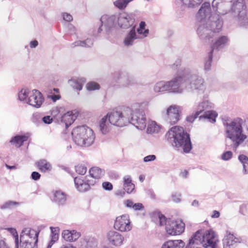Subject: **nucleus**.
<instances>
[{
	"instance_id": "423d86ee",
	"label": "nucleus",
	"mask_w": 248,
	"mask_h": 248,
	"mask_svg": "<svg viewBox=\"0 0 248 248\" xmlns=\"http://www.w3.org/2000/svg\"><path fill=\"white\" fill-rule=\"evenodd\" d=\"M72 135L75 143L81 147L91 146L95 139L93 131L86 125L77 126L73 130Z\"/></svg>"
},
{
	"instance_id": "338daca9",
	"label": "nucleus",
	"mask_w": 248,
	"mask_h": 248,
	"mask_svg": "<svg viewBox=\"0 0 248 248\" xmlns=\"http://www.w3.org/2000/svg\"><path fill=\"white\" fill-rule=\"evenodd\" d=\"M0 248H9V246L3 240H0Z\"/></svg>"
},
{
	"instance_id": "a878e982",
	"label": "nucleus",
	"mask_w": 248,
	"mask_h": 248,
	"mask_svg": "<svg viewBox=\"0 0 248 248\" xmlns=\"http://www.w3.org/2000/svg\"><path fill=\"white\" fill-rule=\"evenodd\" d=\"M81 236V233L76 230H65L62 231V237L67 242H73L78 240Z\"/></svg>"
},
{
	"instance_id": "0eeeda50",
	"label": "nucleus",
	"mask_w": 248,
	"mask_h": 248,
	"mask_svg": "<svg viewBox=\"0 0 248 248\" xmlns=\"http://www.w3.org/2000/svg\"><path fill=\"white\" fill-rule=\"evenodd\" d=\"M213 107V104L208 100H205L200 103L193 108L194 113L186 117V120L192 123L203 111L204 113L200 116V119L205 118L208 119L210 122L215 123L217 114L214 111L208 110Z\"/></svg>"
},
{
	"instance_id": "6ab92c4d",
	"label": "nucleus",
	"mask_w": 248,
	"mask_h": 248,
	"mask_svg": "<svg viewBox=\"0 0 248 248\" xmlns=\"http://www.w3.org/2000/svg\"><path fill=\"white\" fill-rule=\"evenodd\" d=\"M74 180L75 187L79 192H85L90 189L91 186H93V183H89L86 177H75Z\"/></svg>"
},
{
	"instance_id": "bb28decb",
	"label": "nucleus",
	"mask_w": 248,
	"mask_h": 248,
	"mask_svg": "<svg viewBox=\"0 0 248 248\" xmlns=\"http://www.w3.org/2000/svg\"><path fill=\"white\" fill-rule=\"evenodd\" d=\"M99 124L100 131L103 134H106L108 132L110 129L111 125H112L107 115L100 120Z\"/></svg>"
},
{
	"instance_id": "2f4dec72",
	"label": "nucleus",
	"mask_w": 248,
	"mask_h": 248,
	"mask_svg": "<svg viewBox=\"0 0 248 248\" xmlns=\"http://www.w3.org/2000/svg\"><path fill=\"white\" fill-rule=\"evenodd\" d=\"M27 140L28 137L26 136L16 135L11 138L10 143L18 148L22 146L24 142L27 141Z\"/></svg>"
},
{
	"instance_id": "0e129e2a",
	"label": "nucleus",
	"mask_w": 248,
	"mask_h": 248,
	"mask_svg": "<svg viewBox=\"0 0 248 248\" xmlns=\"http://www.w3.org/2000/svg\"><path fill=\"white\" fill-rule=\"evenodd\" d=\"M41 174L38 172L33 171L31 174V178L34 181L39 180Z\"/></svg>"
},
{
	"instance_id": "20e7f679",
	"label": "nucleus",
	"mask_w": 248,
	"mask_h": 248,
	"mask_svg": "<svg viewBox=\"0 0 248 248\" xmlns=\"http://www.w3.org/2000/svg\"><path fill=\"white\" fill-rule=\"evenodd\" d=\"M168 141L176 148L182 147L185 153H188L192 149L190 136L182 127H172L166 134Z\"/></svg>"
},
{
	"instance_id": "c9c22d12",
	"label": "nucleus",
	"mask_w": 248,
	"mask_h": 248,
	"mask_svg": "<svg viewBox=\"0 0 248 248\" xmlns=\"http://www.w3.org/2000/svg\"><path fill=\"white\" fill-rule=\"evenodd\" d=\"M105 170H102L98 167H94L92 168L89 173L90 176L94 179H99L105 174Z\"/></svg>"
},
{
	"instance_id": "7c9ffc66",
	"label": "nucleus",
	"mask_w": 248,
	"mask_h": 248,
	"mask_svg": "<svg viewBox=\"0 0 248 248\" xmlns=\"http://www.w3.org/2000/svg\"><path fill=\"white\" fill-rule=\"evenodd\" d=\"M93 45V39L91 38H88L84 40H78L73 43L71 45L72 48L76 46H81L84 47H91Z\"/></svg>"
},
{
	"instance_id": "de8ad7c7",
	"label": "nucleus",
	"mask_w": 248,
	"mask_h": 248,
	"mask_svg": "<svg viewBox=\"0 0 248 248\" xmlns=\"http://www.w3.org/2000/svg\"><path fill=\"white\" fill-rule=\"evenodd\" d=\"M213 54L212 51H210L208 53V57L205 60L204 69L206 71H208L211 69L213 59Z\"/></svg>"
},
{
	"instance_id": "393cba45",
	"label": "nucleus",
	"mask_w": 248,
	"mask_h": 248,
	"mask_svg": "<svg viewBox=\"0 0 248 248\" xmlns=\"http://www.w3.org/2000/svg\"><path fill=\"white\" fill-rule=\"evenodd\" d=\"M79 248H97V241L93 237L86 236L80 240Z\"/></svg>"
},
{
	"instance_id": "4be33fe9",
	"label": "nucleus",
	"mask_w": 248,
	"mask_h": 248,
	"mask_svg": "<svg viewBox=\"0 0 248 248\" xmlns=\"http://www.w3.org/2000/svg\"><path fill=\"white\" fill-rule=\"evenodd\" d=\"M117 79L123 87H128L135 83V80L133 77L124 72H119L118 73Z\"/></svg>"
},
{
	"instance_id": "f03ea898",
	"label": "nucleus",
	"mask_w": 248,
	"mask_h": 248,
	"mask_svg": "<svg viewBox=\"0 0 248 248\" xmlns=\"http://www.w3.org/2000/svg\"><path fill=\"white\" fill-rule=\"evenodd\" d=\"M223 124L225 126L226 137L232 141V149L236 150L247 138V135L243 133L242 126L243 125L245 132L248 135V119L244 121L240 118H236L230 123L226 122Z\"/></svg>"
},
{
	"instance_id": "aec40b11",
	"label": "nucleus",
	"mask_w": 248,
	"mask_h": 248,
	"mask_svg": "<svg viewBox=\"0 0 248 248\" xmlns=\"http://www.w3.org/2000/svg\"><path fill=\"white\" fill-rule=\"evenodd\" d=\"M107 239L109 243L116 247L121 246L124 241V237L116 231H110L107 233Z\"/></svg>"
},
{
	"instance_id": "ea45409f",
	"label": "nucleus",
	"mask_w": 248,
	"mask_h": 248,
	"mask_svg": "<svg viewBox=\"0 0 248 248\" xmlns=\"http://www.w3.org/2000/svg\"><path fill=\"white\" fill-rule=\"evenodd\" d=\"M68 82L73 88L80 91L82 89L83 84L85 82V80L84 78L79 80L73 79L69 80Z\"/></svg>"
},
{
	"instance_id": "9d476101",
	"label": "nucleus",
	"mask_w": 248,
	"mask_h": 248,
	"mask_svg": "<svg viewBox=\"0 0 248 248\" xmlns=\"http://www.w3.org/2000/svg\"><path fill=\"white\" fill-rule=\"evenodd\" d=\"M154 91L155 93L168 91L174 93H182V89L179 88L178 75L168 81L157 82L154 86Z\"/></svg>"
},
{
	"instance_id": "cd10ccee",
	"label": "nucleus",
	"mask_w": 248,
	"mask_h": 248,
	"mask_svg": "<svg viewBox=\"0 0 248 248\" xmlns=\"http://www.w3.org/2000/svg\"><path fill=\"white\" fill-rule=\"evenodd\" d=\"M77 116L72 111H68L61 116V122L68 128L76 119Z\"/></svg>"
},
{
	"instance_id": "13d9d810",
	"label": "nucleus",
	"mask_w": 248,
	"mask_h": 248,
	"mask_svg": "<svg viewBox=\"0 0 248 248\" xmlns=\"http://www.w3.org/2000/svg\"><path fill=\"white\" fill-rule=\"evenodd\" d=\"M103 188L108 191H110L113 189V185L109 182H105L102 183Z\"/></svg>"
},
{
	"instance_id": "b1692460",
	"label": "nucleus",
	"mask_w": 248,
	"mask_h": 248,
	"mask_svg": "<svg viewBox=\"0 0 248 248\" xmlns=\"http://www.w3.org/2000/svg\"><path fill=\"white\" fill-rule=\"evenodd\" d=\"M229 38L225 35L219 36L211 47L210 51L213 53L215 50L219 51L225 48L228 45Z\"/></svg>"
},
{
	"instance_id": "c756f323",
	"label": "nucleus",
	"mask_w": 248,
	"mask_h": 248,
	"mask_svg": "<svg viewBox=\"0 0 248 248\" xmlns=\"http://www.w3.org/2000/svg\"><path fill=\"white\" fill-rule=\"evenodd\" d=\"M185 246L182 240H169L162 245L161 248H184Z\"/></svg>"
},
{
	"instance_id": "e2e57ef3",
	"label": "nucleus",
	"mask_w": 248,
	"mask_h": 248,
	"mask_svg": "<svg viewBox=\"0 0 248 248\" xmlns=\"http://www.w3.org/2000/svg\"><path fill=\"white\" fill-rule=\"evenodd\" d=\"M181 196V194L178 193H174L172 194L171 197L172 201L175 202H180V197Z\"/></svg>"
},
{
	"instance_id": "774afa93",
	"label": "nucleus",
	"mask_w": 248,
	"mask_h": 248,
	"mask_svg": "<svg viewBox=\"0 0 248 248\" xmlns=\"http://www.w3.org/2000/svg\"><path fill=\"white\" fill-rule=\"evenodd\" d=\"M220 216V213L217 211L214 210L213 212V214L211 216L212 218H218Z\"/></svg>"
},
{
	"instance_id": "c03bdc74",
	"label": "nucleus",
	"mask_w": 248,
	"mask_h": 248,
	"mask_svg": "<svg viewBox=\"0 0 248 248\" xmlns=\"http://www.w3.org/2000/svg\"><path fill=\"white\" fill-rule=\"evenodd\" d=\"M30 92L28 89H21L18 93L19 100L21 101H25L27 103Z\"/></svg>"
},
{
	"instance_id": "72a5a7b5",
	"label": "nucleus",
	"mask_w": 248,
	"mask_h": 248,
	"mask_svg": "<svg viewBox=\"0 0 248 248\" xmlns=\"http://www.w3.org/2000/svg\"><path fill=\"white\" fill-rule=\"evenodd\" d=\"M124 189L127 193H131L134 190L135 185L132 183V180L129 176H126L124 178Z\"/></svg>"
},
{
	"instance_id": "5fc2aeb1",
	"label": "nucleus",
	"mask_w": 248,
	"mask_h": 248,
	"mask_svg": "<svg viewBox=\"0 0 248 248\" xmlns=\"http://www.w3.org/2000/svg\"><path fill=\"white\" fill-rule=\"evenodd\" d=\"M181 64V59L177 58L175 62L170 65V67L174 70H177L180 67Z\"/></svg>"
},
{
	"instance_id": "4c0bfd02",
	"label": "nucleus",
	"mask_w": 248,
	"mask_h": 248,
	"mask_svg": "<svg viewBox=\"0 0 248 248\" xmlns=\"http://www.w3.org/2000/svg\"><path fill=\"white\" fill-rule=\"evenodd\" d=\"M183 4L188 8L193 9L198 7L203 0H181Z\"/></svg>"
},
{
	"instance_id": "a211bd4d",
	"label": "nucleus",
	"mask_w": 248,
	"mask_h": 248,
	"mask_svg": "<svg viewBox=\"0 0 248 248\" xmlns=\"http://www.w3.org/2000/svg\"><path fill=\"white\" fill-rule=\"evenodd\" d=\"M44 101L43 94L37 90L30 92L27 103L36 108H40Z\"/></svg>"
},
{
	"instance_id": "79ce46f5",
	"label": "nucleus",
	"mask_w": 248,
	"mask_h": 248,
	"mask_svg": "<svg viewBox=\"0 0 248 248\" xmlns=\"http://www.w3.org/2000/svg\"><path fill=\"white\" fill-rule=\"evenodd\" d=\"M146 23L144 21H141L139 27L137 29V34L140 36L142 35V38L147 37L149 34V30L145 29Z\"/></svg>"
},
{
	"instance_id": "7ed1b4c3",
	"label": "nucleus",
	"mask_w": 248,
	"mask_h": 248,
	"mask_svg": "<svg viewBox=\"0 0 248 248\" xmlns=\"http://www.w3.org/2000/svg\"><path fill=\"white\" fill-rule=\"evenodd\" d=\"M219 240L217 236L212 230H206L202 233V230L197 231L189 240L185 248H216Z\"/></svg>"
},
{
	"instance_id": "69168bd1",
	"label": "nucleus",
	"mask_w": 248,
	"mask_h": 248,
	"mask_svg": "<svg viewBox=\"0 0 248 248\" xmlns=\"http://www.w3.org/2000/svg\"><path fill=\"white\" fill-rule=\"evenodd\" d=\"M38 45V42L36 40L31 41L29 43L30 48H36Z\"/></svg>"
},
{
	"instance_id": "2eb2a0df",
	"label": "nucleus",
	"mask_w": 248,
	"mask_h": 248,
	"mask_svg": "<svg viewBox=\"0 0 248 248\" xmlns=\"http://www.w3.org/2000/svg\"><path fill=\"white\" fill-rule=\"evenodd\" d=\"M185 228V224L181 220H173L169 219L166 226L167 232L171 235L181 234L184 232Z\"/></svg>"
},
{
	"instance_id": "f3484780",
	"label": "nucleus",
	"mask_w": 248,
	"mask_h": 248,
	"mask_svg": "<svg viewBox=\"0 0 248 248\" xmlns=\"http://www.w3.org/2000/svg\"><path fill=\"white\" fill-rule=\"evenodd\" d=\"M242 241L240 237L227 231L222 239L223 248H235Z\"/></svg>"
},
{
	"instance_id": "6e6552de",
	"label": "nucleus",
	"mask_w": 248,
	"mask_h": 248,
	"mask_svg": "<svg viewBox=\"0 0 248 248\" xmlns=\"http://www.w3.org/2000/svg\"><path fill=\"white\" fill-rule=\"evenodd\" d=\"M40 231L31 228H24L20 234V248H37Z\"/></svg>"
},
{
	"instance_id": "49530a36",
	"label": "nucleus",
	"mask_w": 248,
	"mask_h": 248,
	"mask_svg": "<svg viewBox=\"0 0 248 248\" xmlns=\"http://www.w3.org/2000/svg\"><path fill=\"white\" fill-rule=\"evenodd\" d=\"M132 0H116L113 2V4L119 9L123 10Z\"/></svg>"
},
{
	"instance_id": "bf43d9fd",
	"label": "nucleus",
	"mask_w": 248,
	"mask_h": 248,
	"mask_svg": "<svg viewBox=\"0 0 248 248\" xmlns=\"http://www.w3.org/2000/svg\"><path fill=\"white\" fill-rule=\"evenodd\" d=\"M62 17L63 20L67 22H71L73 20V17L72 15L67 13H63L62 14Z\"/></svg>"
},
{
	"instance_id": "5701e85b",
	"label": "nucleus",
	"mask_w": 248,
	"mask_h": 248,
	"mask_svg": "<svg viewBox=\"0 0 248 248\" xmlns=\"http://www.w3.org/2000/svg\"><path fill=\"white\" fill-rule=\"evenodd\" d=\"M197 32L202 40H210L212 36L206 23H199Z\"/></svg>"
},
{
	"instance_id": "f8f14e48",
	"label": "nucleus",
	"mask_w": 248,
	"mask_h": 248,
	"mask_svg": "<svg viewBox=\"0 0 248 248\" xmlns=\"http://www.w3.org/2000/svg\"><path fill=\"white\" fill-rule=\"evenodd\" d=\"M164 120L170 125L176 124L181 118L180 107L176 105H171L163 113Z\"/></svg>"
},
{
	"instance_id": "ddd939ff",
	"label": "nucleus",
	"mask_w": 248,
	"mask_h": 248,
	"mask_svg": "<svg viewBox=\"0 0 248 248\" xmlns=\"http://www.w3.org/2000/svg\"><path fill=\"white\" fill-rule=\"evenodd\" d=\"M225 14L220 12V13L212 16L205 22L207 23V26L212 36L214 33H217L221 31L223 25V20L221 16L224 15Z\"/></svg>"
},
{
	"instance_id": "dca6fc26",
	"label": "nucleus",
	"mask_w": 248,
	"mask_h": 248,
	"mask_svg": "<svg viewBox=\"0 0 248 248\" xmlns=\"http://www.w3.org/2000/svg\"><path fill=\"white\" fill-rule=\"evenodd\" d=\"M117 24L121 29L131 27L135 22V15L133 13H122L117 15Z\"/></svg>"
},
{
	"instance_id": "473e14b6",
	"label": "nucleus",
	"mask_w": 248,
	"mask_h": 248,
	"mask_svg": "<svg viewBox=\"0 0 248 248\" xmlns=\"http://www.w3.org/2000/svg\"><path fill=\"white\" fill-rule=\"evenodd\" d=\"M50 229L51 230V239L47 245L46 248H51L53 245L59 239V228L50 227Z\"/></svg>"
},
{
	"instance_id": "37998d69",
	"label": "nucleus",
	"mask_w": 248,
	"mask_h": 248,
	"mask_svg": "<svg viewBox=\"0 0 248 248\" xmlns=\"http://www.w3.org/2000/svg\"><path fill=\"white\" fill-rule=\"evenodd\" d=\"M238 21L241 26H246L248 25V17L245 11H240L238 14Z\"/></svg>"
},
{
	"instance_id": "412c9836",
	"label": "nucleus",
	"mask_w": 248,
	"mask_h": 248,
	"mask_svg": "<svg viewBox=\"0 0 248 248\" xmlns=\"http://www.w3.org/2000/svg\"><path fill=\"white\" fill-rule=\"evenodd\" d=\"M141 39L142 37L137 33L134 26L125 36L123 43L125 46L128 47L133 46L137 42V40Z\"/></svg>"
},
{
	"instance_id": "c85d7f7f",
	"label": "nucleus",
	"mask_w": 248,
	"mask_h": 248,
	"mask_svg": "<svg viewBox=\"0 0 248 248\" xmlns=\"http://www.w3.org/2000/svg\"><path fill=\"white\" fill-rule=\"evenodd\" d=\"M36 165L38 170L42 172H49L52 169L51 163L45 159H40L36 162Z\"/></svg>"
},
{
	"instance_id": "6e6d98bb",
	"label": "nucleus",
	"mask_w": 248,
	"mask_h": 248,
	"mask_svg": "<svg viewBox=\"0 0 248 248\" xmlns=\"http://www.w3.org/2000/svg\"><path fill=\"white\" fill-rule=\"evenodd\" d=\"M158 218L160 225L163 226L164 225H165L166 226V224L168 223V220L169 219H167L164 215L160 214L158 215Z\"/></svg>"
},
{
	"instance_id": "f257e3e1",
	"label": "nucleus",
	"mask_w": 248,
	"mask_h": 248,
	"mask_svg": "<svg viewBox=\"0 0 248 248\" xmlns=\"http://www.w3.org/2000/svg\"><path fill=\"white\" fill-rule=\"evenodd\" d=\"M149 105L148 101L136 103L131 106V108L124 107L122 111L113 110L107 115L113 125L123 127L131 123L137 128L143 130L146 126L145 114L148 111Z\"/></svg>"
},
{
	"instance_id": "4468645a",
	"label": "nucleus",
	"mask_w": 248,
	"mask_h": 248,
	"mask_svg": "<svg viewBox=\"0 0 248 248\" xmlns=\"http://www.w3.org/2000/svg\"><path fill=\"white\" fill-rule=\"evenodd\" d=\"M114 228L116 230L121 232L130 231L132 228V225L129 215L124 214L117 217L114 222Z\"/></svg>"
},
{
	"instance_id": "680f3d73",
	"label": "nucleus",
	"mask_w": 248,
	"mask_h": 248,
	"mask_svg": "<svg viewBox=\"0 0 248 248\" xmlns=\"http://www.w3.org/2000/svg\"><path fill=\"white\" fill-rule=\"evenodd\" d=\"M67 28L68 31H69L71 34H76L77 29L72 24H68Z\"/></svg>"
},
{
	"instance_id": "09e8293b",
	"label": "nucleus",
	"mask_w": 248,
	"mask_h": 248,
	"mask_svg": "<svg viewBox=\"0 0 248 248\" xmlns=\"http://www.w3.org/2000/svg\"><path fill=\"white\" fill-rule=\"evenodd\" d=\"M42 115L40 113H33L31 118V121L36 126H39L42 124Z\"/></svg>"
},
{
	"instance_id": "a18cd8bd",
	"label": "nucleus",
	"mask_w": 248,
	"mask_h": 248,
	"mask_svg": "<svg viewBox=\"0 0 248 248\" xmlns=\"http://www.w3.org/2000/svg\"><path fill=\"white\" fill-rule=\"evenodd\" d=\"M19 205V203L16 202L8 201L0 205V208L1 210L12 209L14 207Z\"/></svg>"
},
{
	"instance_id": "603ef678",
	"label": "nucleus",
	"mask_w": 248,
	"mask_h": 248,
	"mask_svg": "<svg viewBox=\"0 0 248 248\" xmlns=\"http://www.w3.org/2000/svg\"><path fill=\"white\" fill-rule=\"evenodd\" d=\"M87 89L89 91H94L95 90H98L100 88V85L98 83L91 81L89 82L86 86Z\"/></svg>"
},
{
	"instance_id": "3c124183",
	"label": "nucleus",
	"mask_w": 248,
	"mask_h": 248,
	"mask_svg": "<svg viewBox=\"0 0 248 248\" xmlns=\"http://www.w3.org/2000/svg\"><path fill=\"white\" fill-rule=\"evenodd\" d=\"M75 170L77 173L83 175L86 173L87 169L85 165L81 164L76 166Z\"/></svg>"
},
{
	"instance_id": "39448f33",
	"label": "nucleus",
	"mask_w": 248,
	"mask_h": 248,
	"mask_svg": "<svg viewBox=\"0 0 248 248\" xmlns=\"http://www.w3.org/2000/svg\"><path fill=\"white\" fill-rule=\"evenodd\" d=\"M179 77V88L182 89V93L186 90L196 91L198 93H203L205 89L203 79L197 74L185 69Z\"/></svg>"
},
{
	"instance_id": "a19ab883",
	"label": "nucleus",
	"mask_w": 248,
	"mask_h": 248,
	"mask_svg": "<svg viewBox=\"0 0 248 248\" xmlns=\"http://www.w3.org/2000/svg\"><path fill=\"white\" fill-rule=\"evenodd\" d=\"M160 129V126L155 122L151 121L149 123L147 128V132L149 134L157 133L159 132Z\"/></svg>"
},
{
	"instance_id": "864d4df0",
	"label": "nucleus",
	"mask_w": 248,
	"mask_h": 248,
	"mask_svg": "<svg viewBox=\"0 0 248 248\" xmlns=\"http://www.w3.org/2000/svg\"><path fill=\"white\" fill-rule=\"evenodd\" d=\"M232 153L231 151H228L225 152L221 155V159L225 161L229 160L232 158Z\"/></svg>"
},
{
	"instance_id": "9b49d317",
	"label": "nucleus",
	"mask_w": 248,
	"mask_h": 248,
	"mask_svg": "<svg viewBox=\"0 0 248 248\" xmlns=\"http://www.w3.org/2000/svg\"><path fill=\"white\" fill-rule=\"evenodd\" d=\"M117 15H104L100 19V26L97 30V34L100 33L104 27L105 32L107 33H109L116 26L117 24Z\"/></svg>"
},
{
	"instance_id": "4d7b16f0",
	"label": "nucleus",
	"mask_w": 248,
	"mask_h": 248,
	"mask_svg": "<svg viewBox=\"0 0 248 248\" xmlns=\"http://www.w3.org/2000/svg\"><path fill=\"white\" fill-rule=\"evenodd\" d=\"M42 119V123H44L45 124H50L53 121L52 118L49 115L45 116L44 117H41Z\"/></svg>"
},
{
	"instance_id": "f704fd0d",
	"label": "nucleus",
	"mask_w": 248,
	"mask_h": 248,
	"mask_svg": "<svg viewBox=\"0 0 248 248\" xmlns=\"http://www.w3.org/2000/svg\"><path fill=\"white\" fill-rule=\"evenodd\" d=\"M66 200L65 194L61 191H56L54 194L53 201L59 205L63 204Z\"/></svg>"
},
{
	"instance_id": "1a4fd4ad",
	"label": "nucleus",
	"mask_w": 248,
	"mask_h": 248,
	"mask_svg": "<svg viewBox=\"0 0 248 248\" xmlns=\"http://www.w3.org/2000/svg\"><path fill=\"white\" fill-rule=\"evenodd\" d=\"M221 3L216 1L212 2V5L210 2H204L199 9L196 16L197 21L198 23H205L212 16L220 13V6Z\"/></svg>"
},
{
	"instance_id": "e433bc0d",
	"label": "nucleus",
	"mask_w": 248,
	"mask_h": 248,
	"mask_svg": "<svg viewBox=\"0 0 248 248\" xmlns=\"http://www.w3.org/2000/svg\"><path fill=\"white\" fill-rule=\"evenodd\" d=\"M238 160L243 165V174H248V157L243 154L240 155L238 156Z\"/></svg>"
},
{
	"instance_id": "052dcab7",
	"label": "nucleus",
	"mask_w": 248,
	"mask_h": 248,
	"mask_svg": "<svg viewBox=\"0 0 248 248\" xmlns=\"http://www.w3.org/2000/svg\"><path fill=\"white\" fill-rule=\"evenodd\" d=\"M156 156L154 155H151L146 156L143 158V161L144 162H149L150 161H153L155 160Z\"/></svg>"
},
{
	"instance_id": "8fccbe9b",
	"label": "nucleus",
	"mask_w": 248,
	"mask_h": 248,
	"mask_svg": "<svg viewBox=\"0 0 248 248\" xmlns=\"http://www.w3.org/2000/svg\"><path fill=\"white\" fill-rule=\"evenodd\" d=\"M9 232L13 235L15 243V248H19V237L16 230L12 228L7 229Z\"/></svg>"
},
{
	"instance_id": "58836bf2",
	"label": "nucleus",
	"mask_w": 248,
	"mask_h": 248,
	"mask_svg": "<svg viewBox=\"0 0 248 248\" xmlns=\"http://www.w3.org/2000/svg\"><path fill=\"white\" fill-rule=\"evenodd\" d=\"M125 205L129 208H133L135 211H141L144 209V206L141 203H134L130 200L124 202Z\"/></svg>"
}]
</instances>
